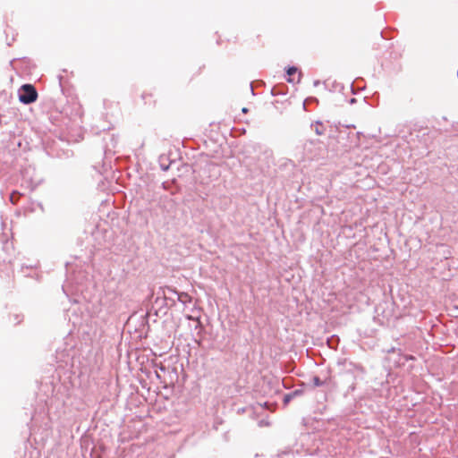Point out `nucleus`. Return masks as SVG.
<instances>
[{
	"label": "nucleus",
	"mask_w": 458,
	"mask_h": 458,
	"mask_svg": "<svg viewBox=\"0 0 458 458\" xmlns=\"http://www.w3.org/2000/svg\"><path fill=\"white\" fill-rule=\"evenodd\" d=\"M313 383L316 386H319L322 385V382L320 381V379L318 377H315L313 378Z\"/></svg>",
	"instance_id": "nucleus-3"
},
{
	"label": "nucleus",
	"mask_w": 458,
	"mask_h": 458,
	"mask_svg": "<svg viewBox=\"0 0 458 458\" xmlns=\"http://www.w3.org/2000/svg\"><path fill=\"white\" fill-rule=\"evenodd\" d=\"M184 296H182V299H185L186 297H188V294H183Z\"/></svg>",
	"instance_id": "nucleus-5"
},
{
	"label": "nucleus",
	"mask_w": 458,
	"mask_h": 458,
	"mask_svg": "<svg viewBox=\"0 0 458 458\" xmlns=\"http://www.w3.org/2000/svg\"><path fill=\"white\" fill-rule=\"evenodd\" d=\"M457 301H458V300H457Z\"/></svg>",
	"instance_id": "nucleus-7"
},
{
	"label": "nucleus",
	"mask_w": 458,
	"mask_h": 458,
	"mask_svg": "<svg viewBox=\"0 0 458 458\" xmlns=\"http://www.w3.org/2000/svg\"><path fill=\"white\" fill-rule=\"evenodd\" d=\"M38 92L31 84H24L21 87L19 100L23 104H30L37 100Z\"/></svg>",
	"instance_id": "nucleus-1"
},
{
	"label": "nucleus",
	"mask_w": 458,
	"mask_h": 458,
	"mask_svg": "<svg viewBox=\"0 0 458 458\" xmlns=\"http://www.w3.org/2000/svg\"><path fill=\"white\" fill-rule=\"evenodd\" d=\"M289 78L287 79L288 82H299L301 81V73H298V69L296 67H289L286 71Z\"/></svg>",
	"instance_id": "nucleus-2"
},
{
	"label": "nucleus",
	"mask_w": 458,
	"mask_h": 458,
	"mask_svg": "<svg viewBox=\"0 0 458 458\" xmlns=\"http://www.w3.org/2000/svg\"><path fill=\"white\" fill-rule=\"evenodd\" d=\"M315 131H316V133L318 134V135H321L323 133L320 130H318V127H316Z\"/></svg>",
	"instance_id": "nucleus-4"
},
{
	"label": "nucleus",
	"mask_w": 458,
	"mask_h": 458,
	"mask_svg": "<svg viewBox=\"0 0 458 458\" xmlns=\"http://www.w3.org/2000/svg\"><path fill=\"white\" fill-rule=\"evenodd\" d=\"M184 296H182V299H185L186 297H188V294H183Z\"/></svg>",
	"instance_id": "nucleus-6"
}]
</instances>
